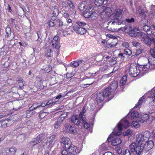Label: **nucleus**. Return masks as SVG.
Segmentation results:
<instances>
[{
	"label": "nucleus",
	"mask_w": 155,
	"mask_h": 155,
	"mask_svg": "<svg viewBox=\"0 0 155 155\" xmlns=\"http://www.w3.org/2000/svg\"><path fill=\"white\" fill-rule=\"evenodd\" d=\"M139 68L140 70V73L142 74H144L147 72L149 69L151 70L150 64L148 63V64L146 65H141L139 67Z\"/></svg>",
	"instance_id": "18"
},
{
	"label": "nucleus",
	"mask_w": 155,
	"mask_h": 155,
	"mask_svg": "<svg viewBox=\"0 0 155 155\" xmlns=\"http://www.w3.org/2000/svg\"><path fill=\"white\" fill-rule=\"evenodd\" d=\"M110 92L109 91V88H106L101 92H97L96 94V100L99 104L101 103V105L105 98L108 97L107 100L109 101L112 98V95H111Z\"/></svg>",
	"instance_id": "5"
},
{
	"label": "nucleus",
	"mask_w": 155,
	"mask_h": 155,
	"mask_svg": "<svg viewBox=\"0 0 155 155\" xmlns=\"http://www.w3.org/2000/svg\"><path fill=\"white\" fill-rule=\"evenodd\" d=\"M136 13L140 17L143 19L140 21V25L143 27L144 25H147L148 23V21L145 19L146 16L147 12L144 9H142L140 7H139L137 9Z\"/></svg>",
	"instance_id": "9"
},
{
	"label": "nucleus",
	"mask_w": 155,
	"mask_h": 155,
	"mask_svg": "<svg viewBox=\"0 0 155 155\" xmlns=\"http://www.w3.org/2000/svg\"><path fill=\"white\" fill-rule=\"evenodd\" d=\"M52 70V67L51 66H48L45 69V71L46 73H48Z\"/></svg>",
	"instance_id": "52"
},
{
	"label": "nucleus",
	"mask_w": 155,
	"mask_h": 155,
	"mask_svg": "<svg viewBox=\"0 0 155 155\" xmlns=\"http://www.w3.org/2000/svg\"><path fill=\"white\" fill-rule=\"evenodd\" d=\"M136 142L139 145H141L143 142L145 141L146 139H145L141 133L137 134L136 136Z\"/></svg>",
	"instance_id": "24"
},
{
	"label": "nucleus",
	"mask_w": 155,
	"mask_h": 155,
	"mask_svg": "<svg viewBox=\"0 0 155 155\" xmlns=\"http://www.w3.org/2000/svg\"><path fill=\"white\" fill-rule=\"evenodd\" d=\"M61 145L65 148L61 153L62 155H76L77 154L76 147L71 144L70 140L67 137H63L61 141Z\"/></svg>",
	"instance_id": "1"
},
{
	"label": "nucleus",
	"mask_w": 155,
	"mask_h": 155,
	"mask_svg": "<svg viewBox=\"0 0 155 155\" xmlns=\"http://www.w3.org/2000/svg\"><path fill=\"white\" fill-rule=\"evenodd\" d=\"M138 146V143L136 142H133L130 146L129 148L132 153L135 152L136 148Z\"/></svg>",
	"instance_id": "30"
},
{
	"label": "nucleus",
	"mask_w": 155,
	"mask_h": 155,
	"mask_svg": "<svg viewBox=\"0 0 155 155\" xmlns=\"http://www.w3.org/2000/svg\"><path fill=\"white\" fill-rule=\"evenodd\" d=\"M118 87V83L117 81H115L113 82L112 84L110 85V86L107 87L109 88V91L110 92V94L112 95V98L113 97V92L115 91Z\"/></svg>",
	"instance_id": "20"
},
{
	"label": "nucleus",
	"mask_w": 155,
	"mask_h": 155,
	"mask_svg": "<svg viewBox=\"0 0 155 155\" xmlns=\"http://www.w3.org/2000/svg\"><path fill=\"white\" fill-rule=\"evenodd\" d=\"M55 136L54 134L50 135L47 138V142H46V145L49 147H52V143L53 141L55 139Z\"/></svg>",
	"instance_id": "21"
},
{
	"label": "nucleus",
	"mask_w": 155,
	"mask_h": 155,
	"mask_svg": "<svg viewBox=\"0 0 155 155\" xmlns=\"http://www.w3.org/2000/svg\"><path fill=\"white\" fill-rule=\"evenodd\" d=\"M46 115V114L45 113H41L39 114L40 117L41 118H43Z\"/></svg>",
	"instance_id": "61"
},
{
	"label": "nucleus",
	"mask_w": 155,
	"mask_h": 155,
	"mask_svg": "<svg viewBox=\"0 0 155 155\" xmlns=\"http://www.w3.org/2000/svg\"><path fill=\"white\" fill-rule=\"evenodd\" d=\"M39 143H40V142L36 138L33 139L30 142V144L33 146H35Z\"/></svg>",
	"instance_id": "43"
},
{
	"label": "nucleus",
	"mask_w": 155,
	"mask_h": 155,
	"mask_svg": "<svg viewBox=\"0 0 155 155\" xmlns=\"http://www.w3.org/2000/svg\"><path fill=\"white\" fill-rule=\"evenodd\" d=\"M143 30L147 32V34L148 35H151L153 34L152 31H150V27L147 25H144L143 27Z\"/></svg>",
	"instance_id": "33"
},
{
	"label": "nucleus",
	"mask_w": 155,
	"mask_h": 155,
	"mask_svg": "<svg viewBox=\"0 0 155 155\" xmlns=\"http://www.w3.org/2000/svg\"><path fill=\"white\" fill-rule=\"evenodd\" d=\"M16 149L15 147L7 148L2 151H0V155H15Z\"/></svg>",
	"instance_id": "14"
},
{
	"label": "nucleus",
	"mask_w": 155,
	"mask_h": 155,
	"mask_svg": "<svg viewBox=\"0 0 155 155\" xmlns=\"http://www.w3.org/2000/svg\"><path fill=\"white\" fill-rule=\"evenodd\" d=\"M39 106H41L40 108H41L42 109L43 107H45L46 106V103H42L41 104L39 105Z\"/></svg>",
	"instance_id": "64"
},
{
	"label": "nucleus",
	"mask_w": 155,
	"mask_h": 155,
	"mask_svg": "<svg viewBox=\"0 0 155 155\" xmlns=\"http://www.w3.org/2000/svg\"><path fill=\"white\" fill-rule=\"evenodd\" d=\"M89 10V12H88V18H91L92 20H94L96 18L97 16V14L95 12V10L92 8H90Z\"/></svg>",
	"instance_id": "23"
},
{
	"label": "nucleus",
	"mask_w": 155,
	"mask_h": 155,
	"mask_svg": "<svg viewBox=\"0 0 155 155\" xmlns=\"http://www.w3.org/2000/svg\"><path fill=\"white\" fill-rule=\"evenodd\" d=\"M51 13L53 14V15L54 17V18H55V17L59 14L58 10L54 6V7L52 8Z\"/></svg>",
	"instance_id": "35"
},
{
	"label": "nucleus",
	"mask_w": 155,
	"mask_h": 155,
	"mask_svg": "<svg viewBox=\"0 0 155 155\" xmlns=\"http://www.w3.org/2000/svg\"><path fill=\"white\" fill-rule=\"evenodd\" d=\"M7 122L6 120H2L1 121V126L3 128L6 127L7 126Z\"/></svg>",
	"instance_id": "48"
},
{
	"label": "nucleus",
	"mask_w": 155,
	"mask_h": 155,
	"mask_svg": "<svg viewBox=\"0 0 155 155\" xmlns=\"http://www.w3.org/2000/svg\"><path fill=\"white\" fill-rule=\"evenodd\" d=\"M37 34L38 36V39L37 41L39 43H41L42 41L41 38L42 36L41 35V32L38 31L37 32Z\"/></svg>",
	"instance_id": "42"
},
{
	"label": "nucleus",
	"mask_w": 155,
	"mask_h": 155,
	"mask_svg": "<svg viewBox=\"0 0 155 155\" xmlns=\"http://www.w3.org/2000/svg\"><path fill=\"white\" fill-rule=\"evenodd\" d=\"M105 12L107 15H109L111 13L112 10L110 8H107L105 9Z\"/></svg>",
	"instance_id": "50"
},
{
	"label": "nucleus",
	"mask_w": 155,
	"mask_h": 155,
	"mask_svg": "<svg viewBox=\"0 0 155 155\" xmlns=\"http://www.w3.org/2000/svg\"><path fill=\"white\" fill-rule=\"evenodd\" d=\"M56 24H57L59 27H61L62 29L65 27L62 21L59 19H56Z\"/></svg>",
	"instance_id": "38"
},
{
	"label": "nucleus",
	"mask_w": 155,
	"mask_h": 155,
	"mask_svg": "<svg viewBox=\"0 0 155 155\" xmlns=\"http://www.w3.org/2000/svg\"><path fill=\"white\" fill-rule=\"evenodd\" d=\"M52 51L49 48L47 49L46 51L45 55L47 57H51L52 56Z\"/></svg>",
	"instance_id": "44"
},
{
	"label": "nucleus",
	"mask_w": 155,
	"mask_h": 155,
	"mask_svg": "<svg viewBox=\"0 0 155 155\" xmlns=\"http://www.w3.org/2000/svg\"><path fill=\"white\" fill-rule=\"evenodd\" d=\"M63 115H61V116L59 117L57 121L55 122L54 123V128L55 129L58 128L60 126L62 123L64 119Z\"/></svg>",
	"instance_id": "22"
},
{
	"label": "nucleus",
	"mask_w": 155,
	"mask_h": 155,
	"mask_svg": "<svg viewBox=\"0 0 155 155\" xmlns=\"http://www.w3.org/2000/svg\"><path fill=\"white\" fill-rule=\"evenodd\" d=\"M127 77L125 75L123 76L120 80V86L121 88H123V87L125 85L127 82Z\"/></svg>",
	"instance_id": "32"
},
{
	"label": "nucleus",
	"mask_w": 155,
	"mask_h": 155,
	"mask_svg": "<svg viewBox=\"0 0 155 155\" xmlns=\"http://www.w3.org/2000/svg\"><path fill=\"white\" fill-rule=\"evenodd\" d=\"M76 23L77 25H75L73 26V28L76 33L81 35L84 34L86 33V30L81 27L84 26L86 25V23L85 22L80 21L77 22Z\"/></svg>",
	"instance_id": "11"
},
{
	"label": "nucleus",
	"mask_w": 155,
	"mask_h": 155,
	"mask_svg": "<svg viewBox=\"0 0 155 155\" xmlns=\"http://www.w3.org/2000/svg\"><path fill=\"white\" fill-rule=\"evenodd\" d=\"M61 31L63 33V35L64 36H66L67 35H68L67 31H64L63 30V29H62Z\"/></svg>",
	"instance_id": "60"
},
{
	"label": "nucleus",
	"mask_w": 155,
	"mask_h": 155,
	"mask_svg": "<svg viewBox=\"0 0 155 155\" xmlns=\"http://www.w3.org/2000/svg\"><path fill=\"white\" fill-rule=\"evenodd\" d=\"M40 107L41 106H39L38 103H34L32 106L29 107V110L26 111V113L27 114L31 112L32 111H34V110H35L36 109L40 108Z\"/></svg>",
	"instance_id": "27"
},
{
	"label": "nucleus",
	"mask_w": 155,
	"mask_h": 155,
	"mask_svg": "<svg viewBox=\"0 0 155 155\" xmlns=\"http://www.w3.org/2000/svg\"><path fill=\"white\" fill-rule=\"evenodd\" d=\"M9 65L10 64L8 61H6L3 64L4 67L5 68H8V67Z\"/></svg>",
	"instance_id": "59"
},
{
	"label": "nucleus",
	"mask_w": 155,
	"mask_h": 155,
	"mask_svg": "<svg viewBox=\"0 0 155 155\" xmlns=\"http://www.w3.org/2000/svg\"><path fill=\"white\" fill-rule=\"evenodd\" d=\"M5 31L6 32L5 36L7 37H9L11 34V31L10 28L8 27V26L5 29Z\"/></svg>",
	"instance_id": "39"
},
{
	"label": "nucleus",
	"mask_w": 155,
	"mask_h": 155,
	"mask_svg": "<svg viewBox=\"0 0 155 155\" xmlns=\"http://www.w3.org/2000/svg\"><path fill=\"white\" fill-rule=\"evenodd\" d=\"M153 142L151 140L147 141L143 146L144 151L147 152L152 149L153 147Z\"/></svg>",
	"instance_id": "17"
},
{
	"label": "nucleus",
	"mask_w": 155,
	"mask_h": 155,
	"mask_svg": "<svg viewBox=\"0 0 155 155\" xmlns=\"http://www.w3.org/2000/svg\"><path fill=\"white\" fill-rule=\"evenodd\" d=\"M104 0H95L94 4L97 6H101L103 4Z\"/></svg>",
	"instance_id": "40"
},
{
	"label": "nucleus",
	"mask_w": 155,
	"mask_h": 155,
	"mask_svg": "<svg viewBox=\"0 0 155 155\" xmlns=\"http://www.w3.org/2000/svg\"><path fill=\"white\" fill-rule=\"evenodd\" d=\"M133 132L132 130L128 129L123 133L124 136H128L130 135Z\"/></svg>",
	"instance_id": "45"
},
{
	"label": "nucleus",
	"mask_w": 155,
	"mask_h": 155,
	"mask_svg": "<svg viewBox=\"0 0 155 155\" xmlns=\"http://www.w3.org/2000/svg\"><path fill=\"white\" fill-rule=\"evenodd\" d=\"M127 28L129 31L128 33L132 37H137L140 40L143 41L145 37L144 35H146L141 32L139 28H135L132 30L130 26H128Z\"/></svg>",
	"instance_id": "6"
},
{
	"label": "nucleus",
	"mask_w": 155,
	"mask_h": 155,
	"mask_svg": "<svg viewBox=\"0 0 155 155\" xmlns=\"http://www.w3.org/2000/svg\"><path fill=\"white\" fill-rule=\"evenodd\" d=\"M109 145L107 142L103 143L100 146V148L102 150H107L108 149Z\"/></svg>",
	"instance_id": "37"
},
{
	"label": "nucleus",
	"mask_w": 155,
	"mask_h": 155,
	"mask_svg": "<svg viewBox=\"0 0 155 155\" xmlns=\"http://www.w3.org/2000/svg\"><path fill=\"white\" fill-rule=\"evenodd\" d=\"M144 36L145 37L143 40V41L147 45H149L152 44H153L155 45V35H154V37L152 38H150L147 35Z\"/></svg>",
	"instance_id": "19"
},
{
	"label": "nucleus",
	"mask_w": 155,
	"mask_h": 155,
	"mask_svg": "<svg viewBox=\"0 0 155 155\" xmlns=\"http://www.w3.org/2000/svg\"><path fill=\"white\" fill-rule=\"evenodd\" d=\"M133 153L131 152L129 150L126 149L125 150L124 153V155H132Z\"/></svg>",
	"instance_id": "51"
},
{
	"label": "nucleus",
	"mask_w": 155,
	"mask_h": 155,
	"mask_svg": "<svg viewBox=\"0 0 155 155\" xmlns=\"http://www.w3.org/2000/svg\"><path fill=\"white\" fill-rule=\"evenodd\" d=\"M90 108L89 111V122H88V131L91 133L92 132L93 127L95 115L98 110L96 107L95 104L94 103L90 104Z\"/></svg>",
	"instance_id": "4"
},
{
	"label": "nucleus",
	"mask_w": 155,
	"mask_h": 155,
	"mask_svg": "<svg viewBox=\"0 0 155 155\" xmlns=\"http://www.w3.org/2000/svg\"><path fill=\"white\" fill-rule=\"evenodd\" d=\"M134 19L133 18H127L126 19V22L129 23L133 22L134 21Z\"/></svg>",
	"instance_id": "54"
},
{
	"label": "nucleus",
	"mask_w": 155,
	"mask_h": 155,
	"mask_svg": "<svg viewBox=\"0 0 155 155\" xmlns=\"http://www.w3.org/2000/svg\"><path fill=\"white\" fill-rule=\"evenodd\" d=\"M108 68V67L107 65H105L102 68V71H104L107 70Z\"/></svg>",
	"instance_id": "62"
},
{
	"label": "nucleus",
	"mask_w": 155,
	"mask_h": 155,
	"mask_svg": "<svg viewBox=\"0 0 155 155\" xmlns=\"http://www.w3.org/2000/svg\"><path fill=\"white\" fill-rule=\"evenodd\" d=\"M123 11L120 9H118L116 11V13H113L109 16V18L113 21L109 22L107 24L109 25H112L113 26L114 23L117 22L118 20L121 21L122 20V14Z\"/></svg>",
	"instance_id": "7"
},
{
	"label": "nucleus",
	"mask_w": 155,
	"mask_h": 155,
	"mask_svg": "<svg viewBox=\"0 0 155 155\" xmlns=\"http://www.w3.org/2000/svg\"><path fill=\"white\" fill-rule=\"evenodd\" d=\"M124 54L130 56L132 54V51L129 49H126L124 50Z\"/></svg>",
	"instance_id": "46"
},
{
	"label": "nucleus",
	"mask_w": 155,
	"mask_h": 155,
	"mask_svg": "<svg viewBox=\"0 0 155 155\" xmlns=\"http://www.w3.org/2000/svg\"><path fill=\"white\" fill-rule=\"evenodd\" d=\"M55 104V102H53L51 100H49L48 102L46 103V106H49V107H52L53 105Z\"/></svg>",
	"instance_id": "49"
},
{
	"label": "nucleus",
	"mask_w": 155,
	"mask_h": 155,
	"mask_svg": "<svg viewBox=\"0 0 155 155\" xmlns=\"http://www.w3.org/2000/svg\"><path fill=\"white\" fill-rule=\"evenodd\" d=\"M85 106L82 109V111L79 115H75L71 118V122L76 125H79L81 127L87 129V119L85 117V113L86 111Z\"/></svg>",
	"instance_id": "2"
},
{
	"label": "nucleus",
	"mask_w": 155,
	"mask_h": 155,
	"mask_svg": "<svg viewBox=\"0 0 155 155\" xmlns=\"http://www.w3.org/2000/svg\"><path fill=\"white\" fill-rule=\"evenodd\" d=\"M122 45L123 47L126 48H128L129 46L128 43L127 42H124L122 43Z\"/></svg>",
	"instance_id": "57"
},
{
	"label": "nucleus",
	"mask_w": 155,
	"mask_h": 155,
	"mask_svg": "<svg viewBox=\"0 0 155 155\" xmlns=\"http://www.w3.org/2000/svg\"><path fill=\"white\" fill-rule=\"evenodd\" d=\"M140 116L138 112L137 111H134L131 113V117L132 120L133 119L132 123L133 127L135 128H137L140 127V122L138 120V116Z\"/></svg>",
	"instance_id": "12"
},
{
	"label": "nucleus",
	"mask_w": 155,
	"mask_h": 155,
	"mask_svg": "<svg viewBox=\"0 0 155 155\" xmlns=\"http://www.w3.org/2000/svg\"><path fill=\"white\" fill-rule=\"evenodd\" d=\"M140 70L139 67H137L136 64H132L130 65L129 73L132 77H136L140 74Z\"/></svg>",
	"instance_id": "13"
},
{
	"label": "nucleus",
	"mask_w": 155,
	"mask_h": 155,
	"mask_svg": "<svg viewBox=\"0 0 155 155\" xmlns=\"http://www.w3.org/2000/svg\"><path fill=\"white\" fill-rule=\"evenodd\" d=\"M151 60L150 58H148V63L150 64L151 69L152 70L155 69V57H152Z\"/></svg>",
	"instance_id": "28"
},
{
	"label": "nucleus",
	"mask_w": 155,
	"mask_h": 155,
	"mask_svg": "<svg viewBox=\"0 0 155 155\" xmlns=\"http://www.w3.org/2000/svg\"><path fill=\"white\" fill-rule=\"evenodd\" d=\"M143 151V146H141V145H139V144H138V146L136 148V150H135V152L138 155H140Z\"/></svg>",
	"instance_id": "29"
},
{
	"label": "nucleus",
	"mask_w": 155,
	"mask_h": 155,
	"mask_svg": "<svg viewBox=\"0 0 155 155\" xmlns=\"http://www.w3.org/2000/svg\"><path fill=\"white\" fill-rule=\"evenodd\" d=\"M82 61L81 60H77L73 62H71L70 63V65L76 68L79 66Z\"/></svg>",
	"instance_id": "31"
},
{
	"label": "nucleus",
	"mask_w": 155,
	"mask_h": 155,
	"mask_svg": "<svg viewBox=\"0 0 155 155\" xmlns=\"http://www.w3.org/2000/svg\"><path fill=\"white\" fill-rule=\"evenodd\" d=\"M79 9L82 12V15L85 18H87V5L85 4V2H82L80 5V6H79Z\"/></svg>",
	"instance_id": "16"
},
{
	"label": "nucleus",
	"mask_w": 155,
	"mask_h": 155,
	"mask_svg": "<svg viewBox=\"0 0 155 155\" xmlns=\"http://www.w3.org/2000/svg\"><path fill=\"white\" fill-rule=\"evenodd\" d=\"M141 134L143 136L145 139H146V140H147L148 138H149L150 135V132L147 130H145L144 131L142 132Z\"/></svg>",
	"instance_id": "34"
},
{
	"label": "nucleus",
	"mask_w": 155,
	"mask_h": 155,
	"mask_svg": "<svg viewBox=\"0 0 155 155\" xmlns=\"http://www.w3.org/2000/svg\"><path fill=\"white\" fill-rule=\"evenodd\" d=\"M67 3L70 6V7L71 8H73L74 6L72 2L69 0H68L67 1Z\"/></svg>",
	"instance_id": "56"
},
{
	"label": "nucleus",
	"mask_w": 155,
	"mask_h": 155,
	"mask_svg": "<svg viewBox=\"0 0 155 155\" xmlns=\"http://www.w3.org/2000/svg\"><path fill=\"white\" fill-rule=\"evenodd\" d=\"M108 29L110 31L112 32H114L117 31V29L114 28L113 26L111 27L109 25L107 26Z\"/></svg>",
	"instance_id": "53"
},
{
	"label": "nucleus",
	"mask_w": 155,
	"mask_h": 155,
	"mask_svg": "<svg viewBox=\"0 0 155 155\" xmlns=\"http://www.w3.org/2000/svg\"><path fill=\"white\" fill-rule=\"evenodd\" d=\"M133 45L135 47H137L140 45L139 43L135 41H133L132 42Z\"/></svg>",
	"instance_id": "55"
},
{
	"label": "nucleus",
	"mask_w": 155,
	"mask_h": 155,
	"mask_svg": "<svg viewBox=\"0 0 155 155\" xmlns=\"http://www.w3.org/2000/svg\"><path fill=\"white\" fill-rule=\"evenodd\" d=\"M35 138L40 143L45 138V135L43 134H40Z\"/></svg>",
	"instance_id": "41"
},
{
	"label": "nucleus",
	"mask_w": 155,
	"mask_h": 155,
	"mask_svg": "<svg viewBox=\"0 0 155 155\" xmlns=\"http://www.w3.org/2000/svg\"><path fill=\"white\" fill-rule=\"evenodd\" d=\"M64 127L65 129L68 132L74 134L76 132V130L69 123L66 124Z\"/></svg>",
	"instance_id": "25"
},
{
	"label": "nucleus",
	"mask_w": 155,
	"mask_h": 155,
	"mask_svg": "<svg viewBox=\"0 0 155 155\" xmlns=\"http://www.w3.org/2000/svg\"><path fill=\"white\" fill-rule=\"evenodd\" d=\"M150 52L152 57H155V47L151 48L150 50Z\"/></svg>",
	"instance_id": "47"
},
{
	"label": "nucleus",
	"mask_w": 155,
	"mask_h": 155,
	"mask_svg": "<svg viewBox=\"0 0 155 155\" xmlns=\"http://www.w3.org/2000/svg\"><path fill=\"white\" fill-rule=\"evenodd\" d=\"M148 97L149 105L151 106H155V88H153L151 91L145 94L139 99L138 102L136 104L134 107L140 108L143 104L145 101V98Z\"/></svg>",
	"instance_id": "3"
},
{
	"label": "nucleus",
	"mask_w": 155,
	"mask_h": 155,
	"mask_svg": "<svg viewBox=\"0 0 155 155\" xmlns=\"http://www.w3.org/2000/svg\"><path fill=\"white\" fill-rule=\"evenodd\" d=\"M130 126V123L128 121L125 119H122L119 123L117 125V129L118 132H116L115 130L113 131L116 135H119L121 134V131L123 128H127Z\"/></svg>",
	"instance_id": "10"
},
{
	"label": "nucleus",
	"mask_w": 155,
	"mask_h": 155,
	"mask_svg": "<svg viewBox=\"0 0 155 155\" xmlns=\"http://www.w3.org/2000/svg\"><path fill=\"white\" fill-rule=\"evenodd\" d=\"M56 20L55 18H53L49 21L48 24L50 27H53L56 24Z\"/></svg>",
	"instance_id": "36"
},
{
	"label": "nucleus",
	"mask_w": 155,
	"mask_h": 155,
	"mask_svg": "<svg viewBox=\"0 0 155 155\" xmlns=\"http://www.w3.org/2000/svg\"><path fill=\"white\" fill-rule=\"evenodd\" d=\"M108 142H111V144L113 146H117L120 144L122 142L121 140L118 137H112L110 135L107 139Z\"/></svg>",
	"instance_id": "15"
},
{
	"label": "nucleus",
	"mask_w": 155,
	"mask_h": 155,
	"mask_svg": "<svg viewBox=\"0 0 155 155\" xmlns=\"http://www.w3.org/2000/svg\"><path fill=\"white\" fill-rule=\"evenodd\" d=\"M140 116H138V120L141 123H146L148 124H151L154 120L155 117L152 115H149L147 114L141 115L139 114Z\"/></svg>",
	"instance_id": "8"
},
{
	"label": "nucleus",
	"mask_w": 155,
	"mask_h": 155,
	"mask_svg": "<svg viewBox=\"0 0 155 155\" xmlns=\"http://www.w3.org/2000/svg\"><path fill=\"white\" fill-rule=\"evenodd\" d=\"M103 155H114L110 152H107L104 153Z\"/></svg>",
	"instance_id": "63"
},
{
	"label": "nucleus",
	"mask_w": 155,
	"mask_h": 155,
	"mask_svg": "<svg viewBox=\"0 0 155 155\" xmlns=\"http://www.w3.org/2000/svg\"><path fill=\"white\" fill-rule=\"evenodd\" d=\"M58 36H55L52 41V46L53 48L58 49L60 47V46L58 44L59 42L58 41Z\"/></svg>",
	"instance_id": "26"
},
{
	"label": "nucleus",
	"mask_w": 155,
	"mask_h": 155,
	"mask_svg": "<svg viewBox=\"0 0 155 155\" xmlns=\"http://www.w3.org/2000/svg\"><path fill=\"white\" fill-rule=\"evenodd\" d=\"M95 74H91V73H89L88 74V78H93L95 76Z\"/></svg>",
	"instance_id": "58"
}]
</instances>
